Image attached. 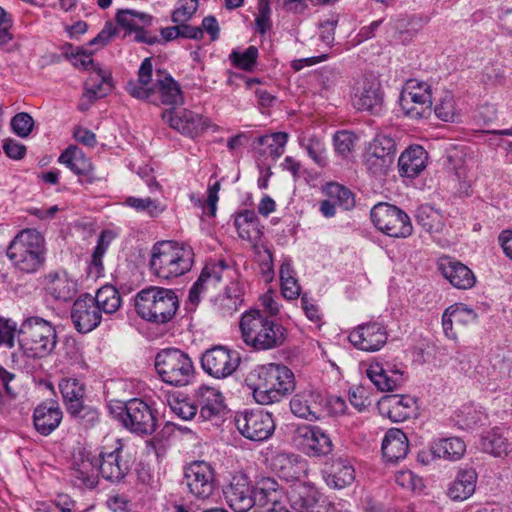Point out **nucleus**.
I'll return each mask as SVG.
<instances>
[{
    "label": "nucleus",
    "mask_w": 512,
    "mask_h": 512,
    "mask_svg": "<svg viewBox=\"0 0 512 512\" xmlns=\"http://www.w3.org/2000/svg\"><path fill=\"white\" fill-rule=\"evenodd\" d=\"M428 153L420 145L408 147L398 159L399 173L403 177L415 178L426 167Z\"/></svg>",
    "instance_id": "2f4dec72"
},
{
    "label": "nucleus",
    "mask_w": 512,
    "mask_h": 512,
    "mask_svg": "<svg viewBox=\"0 0 512 512\" xmlns=\"http://www.w3.org/2000/svg\"><path fill=\"white\" fill-rule=\"evenodd\" d=\"M199 0H178L177 7L173 10L171 19L174 23H186L196 13Z\"/></svg>",
    "instance_id": "4d7b16f0"
},
{
    "label": "nucleus",
    "mask_w": 512,
    "mask_h": 512,
    "mask_svg": "<svg viewBox=\"0 0 512 512\" xmlns=\"http://www.w3.org/2000/svg\"><path fill=\"white\" fill-rule=\"evenodd\" d=\"M16 323L10 319L0 317V347H14Z\"/></svg>",
    "instance_id": "0e129e2a"
},
{
    "label": "nucleus",
    "mask_w": 512,
    "mask_h": 512,
    "mask_svg": "<svg viewBox=\"0 0 512 512\" xmlns=\"http://www.w3.org/2000/svg\"><path fill=\"white\" fill-rule=\"evenodd\" d=\"M465 451L466 445L464 441L458 437L441 439L433 448V453L436 456L449 460L460 459Z\"/></svg>",
    "instance_id": "a18cd8bd"
},
{
    "label": "nucleus",
    "mask_w": 512,
    "mask_h": 512,
    "mask_svg": "<svg viewBox=\"0 0 512 512\" xmlns=\"http://www.w3.org/2000/svg\"><path fill=\"white\" fill-rule=\"evenodd\" d=\"M12 131L21 138H26L32 132L33 118L26 112L17 113L10 122Z\"/></svg>",
    "instance_id": "bf43d9fd"
},
{
    "label": "nucleus",
    "mask_w": 512,
    "mask_h": 512,
    "mask_svg": "<svg viewBox=\"0 0 512 512\" xmlns=\"http://www.w3.org/2000/svg\"><path fill=\"white\" fill-rule=\"evenodd\" d=\"M370 217L375 227L387 236L407 238L412 234L410 217L395 205L380 202L371 209Z\"/></svg>",
    "instance_id": "9d476101"
},
{
    "label": "nucleus",
    "mask_w": 512,
    "mask_h": 512,
    "mask_svg": "<svg viewBox=\"0 0 512 512\" xmlns=\"http://www.w3.org/2000/svg\"><path fill=\"white\" fill-rule=\"evenodd\" d=\"M415 219L417 224L429 233L439 232L443 227L442 215L428 204L418 207Z\"/></svg>",
    "instance_id": "49530a36"
},
{
    "label": "nucleus",
    "mask_w": 512,
    "mask_h": 512,
    "mask_svg": "<svg viewBox=\"0 0 512 512\" xmlns=\"http://www.w3.org/2000/svg\"><path fill=\"white\" fill-rule=\"evenodd\" d=\"M354 106L360 111H369L377 114L383 105V92L380 82L372 77L363 82L359 95H355Z\"/></svg>",
    "instance_id": "c756f323"
},
{
    "label": "nucleus",
    "mask_w": 512,
    "mask_h": 512,
    "mask_svg": "<svg viewBox=\"0 0 512 512\" xmlns=\"http://www.w3.org/2000/svg\"><path fill=\"white\" fill-rule=\"evenodd\" d=\"M6 256L17 273L36 274L46 264L45 237L37 229H22L10 241Z\"/></svg>",
    "instance_id": "f03ea898"
},
{
    "label": "nucleus",
    "mask_w": 512,
    "mask_h": 512,
    "mask_svg": "<svg viewBox=\"0 0 512 512\" xmlns=\"http://www.w3.org/2000/svg\"><path fill=\"white\" fill-rule=\"evenodd\" d=\"M355 139L356 137L352 132H337L333 137L335 151L342 156H347L354 148Z\"/></svg>",
    "instance_id": "052dcab7"
},
{
    "label": "nucleus",
    "mask_w": 512,
    "mask_h": 512,
    "mask_svg": "<svg viewBox=\"0 0 512 512\" xmlns=\"http://www.w3.org/2000/svg\"><path fill=\"white\" fill-rule=\"evenodd\" d=\"M350 343L356 348L374 352L380 350L387 342L386 327L379 322H368L354 328L348 336Z\"/></svg>",
    "instance_id": "6ab92c4d"
},
{
    "label": "nucleus",
    "mask_w": 512,
    "mask_h": 512,
    "mask_svg": "<svg viewBox=\"0 0 512 512\" xmlns=\"http://www.w3.org/2000/svg\"><path fill=\"white\" fill-rule=\"evenodd\" d=\"M295 389L293 372L281 364L258 367V404H271Z\"/></svg>",
    "instance_id": "1a4fd4ad"
},
{
    "label": "nucleus",
    "mask_w": 512,
    "mask_h": 512,
    "mask_svg": "<svg viewBox=\"0 0 512 512\" xmlns=\"http://www.w3.org/2000/svg\"><path fill=\"white\" fill-rule=\"evenodd\" d=\"M396 142L385 134H377L364 154V165L374 176L386 175L395 161Z\"/></svg>",
    "instance_id": "9b49d317"
},
{
    "label": "nucleus",
    "mask_w": 512,
    "mask_h": 512,
    "mask_svg": "<svg viewBox=\"0 0 512 512\" xmlns=\"http://www.w3.org/2000/svg\"><path fill=\"white\" fill-rule=\"evenodd\" d=\"M203 371L215 379L231 376L240 364L239 353L226 346L216 345L205 350L200 358Z\"/></svg>",
    "instance_id": "f8f14e48"
},
{
    "label": "nucleus",
    "mask_w": 512,
    "mask_h": 512,
    "mask_svg": "<svg viewBox=\"0 0 512 512\" xmlns=\"http://www.w3.org/2000/svg\"><path fill=\"white\" fill-rule=\"evenodd\" d=\"M477 473L473 468L460 470L448 488V496L454 501H464L474 492Z\"/></svg>",
    "instance_id": "c9c22d12"
},
{
    "label": "nucleus",
    "mask_w": 512,
    "mask_h": 512,
    "mask_svg": "<svg viewBox=\"0 0 512 512\" xmlns=\"http://www.w3.org/2000/svg\"><path fill=\"white\" fill-rule=\"evenodd\" d=\"M123 204L134 209L137 213L145 214L150 218L159 217L167 209L165 203L150 197L140 198L128 196L125 198Z\"/></svg>",
    "instance_id": "a19ab883"
},
{
    "label": "nucleus",
    "mask_w": 512,
    "mask_h": 512,
    "mask_svg": "<svg viewBox=\"0 0 512 512\" xmlns=\"http://www.w3.org/2000/svg\"><path fill=\"white\" fill-rule=\"evenodd\" d=\"M161 116L172 129L192 139L199 137L209 128H217L211 125L207 117L185 108L167 109Z\"/></svg>",
    "instance_id": "4468645a"
},
{
    "label": "nucleus",
    "mask_w": 512,
    "mask_h": 512,
    "mask_svg": "<svg viewBox=\"0 0 512 512\" xmlns=\"http://www.w3.org/2000/svg\"><path fill=\"white\" fill-rule=\"evenodd\" d=\"M241 338L243 342L256 349V308L251 307L248 311L243 313L239 323Z\"/></svg>",
    "instance_id": "8fccbe9b"
},
{
    "label": "nucleus",
    "mask_w": 512,
    "mask_h": 512,
    "mask_svg": "<svg viewBox=\"0 0 512 512\" xmlns=\"http://www.w3.org/2000/svg\"><path fill=\"white\" fill-rule=\"evenodd\" d=\"M113 88L111 73L101 67H95L85 82L83 96L94 102L105 97Z\"/></svg>",
    "instance_id": "f704fd0d"
},
{
    "label": "nucleus",
    "mask_w": 512,
    "mask_h": 512,
    "mask_svg": "<svg viewBox=\"0 0 512 512\" xmlns=\"http://www.w3.org/2000/svg\"><path fill=\"white\" fill-rule=\"evenodd\" d=\"M290 409L291 412L297 417L304 418L310 421L317 419V416L311 410L308 401L302 395L296 394L291 399Z\"/></svg>",
    "instance_id": "680f3d73"
},
{
    "label": "nucleus",
    "mask_w": 512,
    "mask_h": 512,
    "mask_svg": "<svg viewBox=\"0 0 512 512\" xmlns=\"http://www.w3.org/2000/svg\"><path fill=\"white\" fill-rule=\"evenodd\" d=\"M235 425L242 436L256 440V414L253 410L245 409L235 416Z\"/></svg>",
    "instance_id": "3c124183"
},
{
    "label": "nucleus",
    "mask_w": 512,
    "mask_h": 512,
    "mask_svg": "<svg viewBox=\"0 0 512 512\" xmlns=\"http://www.w3.org/2000/svg\"><path fill=\"white\" fill-rule=\"evenodd\" d=\"M442 275L457 289L467 290L475 285L476 277L472 270L452 258H442L439 263Z\"/></svg>",
    "instance_id": "cd10ccee"
},
{
    "label": "nucleus",
    "mask_w": 512,
    "mask_h": 512,
    "mask_svg": "<svg viewBox=\"0 0 512 512\" xmlns=\"http://www.w3.org/2000/svg\"><path fill=\"white\" fill-rule=\"evenodd\" d=\"M305 149L316 164L322 167L327 164L324 147L319 140L313 138L309 139L308 143L305 145Z\"/></svg>",
    "instance_id": "774afa93"
},
{
    "label": "nucleus",
    "mask_w": 512,
    "mask_h": 512,
    "mask_svg": "<svg viewBox=\"0 0 512 512\" xmlns=\"http://www.w3.org/2000/svg\"><path fill=\"white\" fill-rule=\"evenodd\" d=\"M40 285L46 297L61 303L71 301L78 291L77 280L63 268L45 273Z\"/></svg>",
    "instance_id": "dca6fc26"
},
{
    "label": "nucleus",
    "mask_w": 512,
    "mask_h": 512,
    "mask_svg": "<svg viewBox=\"0 0 512 512\" xmlns=\"http://www.w3.org/2000/svg\"><path fill=\"white\" fill-rule=\"evenodd\" d=\"M99 474L111 483H118L128 474L130 462L125 458L122 446L113 450L102 449L96 455Z\"/></svg>",
    "instance_id": "a211bd4d"
},
{
    "label": "nucleus",
    "mask_w": 512,
    "mask_h": 512,
    "mask_svg": "<svg viewBox=\"0 0 512 512\" xmlns=\"http://www.w3.org/2000/svg\"><path fill=\"white\" fill-rule=\"evenodd\" d=\"M178 309L179 299L172 289L151 286L136 295V313L145 321L166 324L175 317Z\"/></svg>",
    "instance_id": "39448f33"
},
{
    "label": "nucleus",
    "mask_w": 512,
    "mask_h": 512,
    "mask_svg": "<svg viewBox=\"0 0 512 512\" xmlns=\"http://www.w3.org/2000/svg\"><path fill=\"white\" fill-rule=\"evenodd\" d=\"M67 56L77 68H83L91 72L95 67H99L91 58V52L88 53L83 48H77L76 51H72L70 54L67 53Z\"/></svg>",
    "instance_id": "69168bd1"
},
{
    "label": "nucleus",
    "mask_w": 512,
    "mask_h": 512,
    "mask_svg": "<svg viewBox=\"0 0 512 512\" xmlns=\"http://www.w3.org/2000/svg\"><path fill=\"white\" fill-rule=\"evenodd\" d=\"M153 65L151 58H145L138 70V79L127 83L126 90L134 98L145 100L154 104L167 106L181 105L184 102L183 93L179 83L165 73L151 84Z\"/></svg>",
    "instance_id": "f257e3e1"
},
{
    "label": "nucleus",
    "mask_w": 512,
    "mask_h": 512,
    "mask_svg": "<svg viewBox=\"0 0 512 512\" xmlns=\"http://www.w3.org/2000/svg\"><path fill=\"white\" fill-rule=\"evenodd\" d=\"M118 25L125 30L126 34L134 33V40L148 45L157 44L160 39L157 35L146 30L152 25L153 16L133 9H122L116 14Z\"/></svg>",
    "instance_id": "f3484780"
},
{
    "label": "nucleus",
    "mask_w": 512,
    "mask_h": 512,
    "mask_svg": "<svg viewBox=\"0 0 512 512\" xmlns=\"http://www.w3.org/2000/svg\"><path fill=\"white\" fill-rule=\"evenodd\" d=\"M327 484L331 487L342 489L350 485L354 479V468L352 465L342 458L335 459L328 467Z\"/></svg>",
    "instance_id": "4c0bfd02"
},
{
    "label": "nucleus",
    "mask_w": 512,
    "mask_h": 512,
    "mask_svg": "<svg viewBox=\"0 0 512 512\" xmlns=\"http://www.w3.org/2000/svg\"><path fill=\"white\" fill-rule=\"evenodd\" d=\"M294 446L308 457H323L333 450L329 435L314 425H299L292 436Z\"/></svg>",
    "instance_id": "ddd939ff"
},
{
    "label": "nucleus",
    "mask_w": 512,
    "mask_h": 512,
    "mask_svg": "<svg viewBox=\"0 0 512 512\" xmlns=\"http://www.w3.org/2000/svg\"><path fill=\"white\" fill-rule=\"evenodd\" d=\"M229 60L234 68L252 72L256 66V46L251 45L244 50L233 49Z\"/></svg>",
    "instance_id": "de8ad7c7"
},
{
    "label": "nucleus",
    "mask_w": 512,
    "mask_h": 512,
    "mask_svg": "<svg viewBox=\"0 0 512 512\" xmlns=\"http://www.w3.org/2000/svg\"><path fill=\"white\" fill-rule=\"evenodd\" d=\"M281 497L282 492L273 478L258 480V512H336L333 507L319 504L312 497H299L293 501L292 510H286L281 505Z\"/></svg>",
    "instance_id": "6e6552de"
},
{
    "label": "nucleus",
    "mask_w": 512,
    "mask_h": 512,
    "mask_svg": "<svg viewBox=\"0 0 512 512\" xmlns=\"http://www.w3.org/2000/svg\"><path fill=\"white\" fill-rule=\"evenodd\" d=\"M258 262H260L259 265L265 282L272 281L274 278L273 257L268 247L262 246L261 249L258 247Z\"/></svg>",
    "instance_id": "e2e57ef3"
},
{
    "label": "nucleus",
    "mask_w": 512,
    "mask_h": 512,
    "mask_svg": "<svg viewBox=\"0 0 512 512\" xmlns=\"http://www.w3.org/2000/svg\"><path fill=\"white\" fill-rule=\"evenodd\" d=\"M230 268L224 260L208 262L203 268L199 278L189 290V300L193 304L200 301V295L209 287H216L230 272Z\"/></svg>",
    "instance_id": "5701e85b"
},
{
    "label": "nucleus",
    "mask_w": 512,
    "mask_h": 512,
    "mask_svg": "<svg viewBox=\"0 0 512 512\" xmlns=\"http://www.w3.org/2000/svg\"><path fill=\"white\" fill-rule=\"evenodd\" d=\"M58 162L77 175L81 184H93L98 180L91 160L76 146L66 148L59 156Z\"/></svg>",
    "instance_id": "b1692460"
},
{
    "label": "nucleus",
    "mask_w": 512,
    "mask_h": 512,
    "mask_svg": "<svg viewBox=\"0 0 512 512\" xmlns=\"http://www.w3.org/2000/svg\"><path fill=\"white\" fill-rule=\"evenodd\" d=\"M275 428L272 413L264 409L258 410V445L271 437Z\"/></svg>",
    "instance_id": "13d9d810"
},
{
    "label": "nucleus",
    "mask_w": 512,
    "mask_h": 512,
    "mask_svg": "<svg viewBox=\"0 0 512 512\" xmlns=\"http://www.w3.org/2000/svg\"><path fill=\"white\" fill-rule=\"evenodd\" d=\"M326 194L336 206L343 210H351L355 206L353 193L338 183H329L326 187Z\"/></svg>",
    "instance_id": "09e8293b"
},
{
    "label": "nucleus",
    "mask_w": 512,
    "mask_h": 512,
    "mask_svg": "<svg viewBox=\"0 0 512 512\" xmlns=\"http://www.w3.org/2000/svg\"><path fill=\"white\" fill-rule=\"evenodd\" d=\"M171 411L182 420H190L196 416L198 406L195 400L191 401L189 398L172 397L168 400Z\"/></svg>",
    "instance_id": "603ef678"
},
{
    "label": "nucleus",
    "mask_w": 512,
    "mask_h": 512,
    "mask_svg": "<svg viewBox=\"0 0 512 512\" xmlns=\"http://www.w3.org/2000/svg\"><path fill=\"white\" fill-rule=\"evenodd\" d=\"M258 321L261 329L258 331V350H268L281 346L286 339V329L274 320L263 318L258 310Z\"/></svg>",
    "instance_id": "72a5a7b5"
},
{
    "label": "nucleus",
    "mask_w": 512,
    "mask_h": 512,
    "mask_svg": "<svg viewBox=\"0 0 512 512\" xmlns=\"http://www.w3.org/2000/svg\"><path fill=\"white\" fill-rule=\"evenodd\" d=\"M399 103L404 114L412 119L428 118L432 112L431 94L418 95L403 89Z\"/></svg>",
    "instance_id": "7c9ffc66"
},
{
    "label": "nucleus",
    "mask_w": 512,
    "mask_h": 512,
    "mask_svg": "<svg viewBox=\"0 0 512 512\" xmlns=\"http://www.w3.org/2000/svg\"><path fill=\"white\" fill-rule=\"evenodd\" d=\"M59 389L68 413H76L84 403L85 386L77 379H62Z\"/></svg>",
    "instance_id": "e433bc0d"
},
{
    "label": "nucleus",
    "mask_w": 512,
    "mask_h": 512,
    "mask_svg": "<svg viewBox=\"0 0 512 512\" xmlns=\"http://www.w3.org/2000/svg\"><path fill=\"white\" fill-rule=\"evenodd\" d=\"M69 414L86 427L93 426L99 420L98 410L84 403L81 404V408L78 409V412Z\"/></svg>",
    "instance_id": "338daca9"
},
{
    "label": "nucleus",
    "mask_w": 512,
    "mask_h": 512,
    "mask_svg": "<svg viewBox=\"0 0 512 512\" xmlns=\"http://www.w3.org/2000/svg\"><path fill=\"white\" fill-rule=\"evenodd\" d=\"M71 480L79 488L94 489L98 484L99 470L96 455L91 452H79L74 456L71 466Z\"/></svg>",
    "instance_id": "412c9836"
},
{
    "label": "nucleus",
    "mask_w": 512,
    "mask_h": 512,
    "mask_svg": "<svg viewBox=\"0 0 512 512\" xmlns=\"http://www.w3.org/2000/svg\"><path fill=\"white\" fill-rule=\"evenodd\" d=\"M193 263V249L184 243L158 241L151 248L149 267L160 279L178 278L189 272Z\"/></svg>",
    "instance_id": "7ed1b4c3"
},
{
    "label": "nucleus",
    "mask_w": 512,
    "mask_h": 512,
    "mask_svg": "<svg viewBox=\"0 0 512 512\" xmlns=\"http://www.w3.org/2000/svg\"><path fill=\"white\" fill-rule=\"evenodd\" d=\"M509 446L507 438L496 429H492L481 436V449L495 457L506 456L509 452Z\"/></svg>",
    "instance_id": "c03bdc74"
},
{
    "label": "nucleus",
    "mask_w": 512,
    "mask_h": 512,
    "mask_svg": "<svg viewBox=\"0 0 512 512\" xmlns=\"http://www.w3.org/2000/svg\"><path fill=\"white\" fill-rule=\"evenodd\" d=\"M381 449L383 457L388 462H398L405 458L408 453V438L402 430L391 428L385 434Z\"/></svg>",
    "instance_id": "473e14b6"
},
{
    "label": "nucleus",
    "mask_w": 512,
    "mask_h": 512,
    "mask_svg": "<svg viewBox=\"0 0 512 512\" xmlns=\"http://www.w3.org/2000/svg\"><path fill=\"white\" fill-rule=\"evenodd\" d=\"M184 483L195 498L208 499L216 489L215 471L206 461H193L185 467Z\"/></svg>",
    "instance_id": "2eb2a0df"
},
{
    "label": "nucleus",
    "mask_w": 512,
    "mask_h": 512,
    "mask_svg": "<svg viewBox=\"0 0 512 512\" xmlns=\"http://www.w3.org/2000/svg\"><path fill=\"white\" fill-rule=\"evenodd\" d=\"M396 398H382L379 402V409L382 415L387 416L393 422H402L410 418L408 410L396 406Z\"/></svg>",
    "instance_id": "6e6d98bb"
},
{
    "label": "nucleus",
    "mask_w": 512,
    "mask_h": 512,
    "mask_svg": "<svg viewBox=\"0 0 512 512\" xmlns=\"http://www.w3.org/2000/svg\"><path fill=\"white\" fill-rule=\"evenodd\" d=\"M103 315L90 294H84L77 298L71 309V319L80 333H88L98 327Z\"/></svg>",
    "instance_id": "aec40b11"
},
{
    "label": "nucleus",
    "mask_w": 512,
    "mask_h": 512,
    "mask_svg": "<svg viewBox=\"0 0 512 512\" xmlns=\"http://www.w3.org/2000/svg\"><path fill=\"white\" fill-rule=\"evenodd\" d=\"M63 419V412L55 402H42L33 411V424L42 436L55 431Z\"/></svg>",
    "instance_id": "bb28decb"
},
{
    "label": "nucleus",
    "mask_w": 512,
    "mask_h": 512,
    "mask_svg": "<svg viewBox=\"0 0 512 512\" xmlns=\"http://www.w3.org/2000/svg\"><path fill=\"white\" fill-rule=\"evenodd\" d=\"M116 238V234L111 230H104L100 233L97 245L93 251L90 262V273L100 276L104 271L103 257L107 252L110 244Z\"/></svg>",
    "instance_id": "37998d69"
},
{
    "label": "nucleus",
    "mask_w": 512,
    "mask_h": 512,
    "mask_svg": "<svg viewBox=\"0 0 512 512\" xmlns=\"http://www.w3.org/2000/svg\"><path fill=\"white\" fill-rule=\"evenodd\" d=\"M448 308L449 316L453 317L456 328L472 324L477 320V313L463 303H457Z\"/></svg>",
    "instance_id": "864d4df0"
},
{
    "label": "nucleus",
    "mask_w": 512,
    "mask_h": 512,
    "mask_svg": "<svg viewBox=\"0 0 512 512\" xmlns=\"http://www.w3.org/2000/svg\"><path fill=\"white\" fill-rule=\"evenodd\" d=\"M225 493L230 507L235 512H248L256 503L254 491L248 485L245 476L234 477Z\"/></svg>",
    "instance_id": "c85d7f7f"
},
{
    "label": "nucleus",
    "mask_w": 512,
    "mask_h": 512,
    "mask_svg": "<svg viewBox=\"0 0 512 512\" xmlns=\"http://www.w3.org/2000/svg\"><path fill=\"white\" fill-rule=\"evenodd\" d=\"M18 335L23 355L31 359H42L51 355L58 341L53 323L39 316L25 318Z\"/></svg>",
    "instance_id": "20e7f679"
},
{
    "label": "nucleus",
    "mask_w": 512,
    "mask_h": 512,
    "mask_svg": "<svg viewBox=\"0 0 512 512\" xmlns=\"http://www.w3.org/2000/svg\"><path fill=\"white\" fill-rule=\"evenodd\" d=\"M260 456L267 469L285 478H297L300 474L299 465L304 463L299 455L280 453L269 447L266 451L261 449Z\"/></svg>",
    "instance_id": "4be33fe9"
},
{
    "label": "nucleus",
    "mask_w": 512,
    "mask_h": 512,
    "mask_svg": "<svg viewBox=\"0 0 512 512\" xmlns=\"http://www.w3.org/2000/svg\"><path fill=\"white\" fill-rule=\"evenodd\" d=\"M436 116L445 122H453L455 119V102L451 92H444L434 107Z\"/></svg>",
    "instance_id": "5fc2aeb1"
},
{
    "label": "nucleus",
    "mask_w": 512,
    "mask_h": 512,
    "mask_svg": "<svg viewBox=\"0 0 512 512\" xmlns=\"http://www.w3.org/2000/svg\"><path fill=\"white\" fill-rule=\"evenodd\" d=\"M110 413L122 425L139 436L152 435L157 428L156 410L147 402L133 398L127 402L117 401L110 404Z\"/></svg>",
    "instance_id": "423d86ee"
},
{
    "label": "nucleus",
    "mask_w": 512,
    "mask_h": 512,
    "mask_svg": "<svg viewBox=\"0 0 512 512\" xmlns=\"http://www.w3.org/2000/svg\"><path fill=\"white\" fill-rule=\"evenodd\" d=\"M235 228L238 236L251 244L253 248L256 247V213L253 210H243L235 215L234 220Z\"/></svg>",
    "instance_id": "79ce46f5"
},
{
    "label": "nucleus",
    "mask_w": 512,
    "mask_h": 512,
    "mask_svg": "<svg viewBox=\"0 0 512 512\" xmlns=\"http://www.w3.org/2000/svg\"><path fill=\"white\" fill-rule=\"evenodd\" d=\"M288 135L285 132H274L258 136V155L277 159L284 152Z\"/></svg>",
    "instance_id": "ea45409f"
},
{
    "label": "nucleus",
    "mask_w": 512,
    "mask_h": 512,
    "mask_svg": "<svg viewBox=\"0 0 512 512\" xmlns=\"http://www.w3.org/2000/svg\"><path fill=\"white\" fill-rule=\"evenodd\" d=\"M93 300L99 307L102 315L111 316L115 314L122 305V298L119 291L112 285H104L99 288Z\"/></svg>",
    "instance_id": "58836bf2"
},
{
    "label": "nucleus",
    "mask_w": 512,
    "mask_h": 512,
    "mask_svg": "<svg viewBox=\"0 0 512 512\" xmlns=\"http://www.w3.org/2000/svg\"><path fill=\"white\" fill-rule=\"evenodd\" d=\"M155 369L160 379L171 386H187L195 378V366L191 357L178 348H166L155 357Z\"/></svg>",
    "instance_id": "0eeeda50"
},
{
    "label": "nucleus",
    "mask_w": 512,
    "mask_h": 512,
    "mask_svg": "<svg viewBox=\"0 0 512 512\" xmlns=\"http://www.w3.org/2000/svg\"><path fill=\"white\" fill-rule=\"evenodd\" d=\"M194 399L202 420H213L224 413V396L214 387L201 385L195 390Z\"/></svg>",
    "instance_id": "393cba45"
},
{
    "label": "nucleus",
    "mask_w": 512,
    "mask_h": 512,
    "mask_svg": "<svg viewBox=\"0 0 512 512\" xmlns=\"http://www.w3.org/2000/svg\"><path fill=\"white\" fill-rule=\"evenodd\" d=\"M367 377L381 392H390L403 385L405 379L398 369H392L381 362H372L366 370Z\"/></svg>",
    "instance_id": "a878e982"
}]
</instances>
